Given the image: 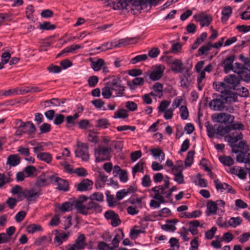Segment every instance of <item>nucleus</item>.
Returning <instances> with one entry per match:
<instances>
[{"label": "nucleus", "mask_w": 250, "mask_h": 250, "mask_svg": "<svg viewBox=\"0 0 250 250\" xmlns=\"http://www.w3.org/2000/svg\"><path fill=\"white\" fill-rule=\"evenodd\" d=\"M157 3L155 0H119L117 2L112 1L107 5L112 7L114 10H128L129 7L131 10H139L142 9V6H147L148 4L150 5H156Z\"/></svg>", "instance_id": "nucleus-1"}, {"label": "nucleus", "mask_w": 250, "mask_h": 250, "mask_svg": "<svg viewBox=\"0 0 250 250\" xmlns=\"http://www.w3.org/2000/svg\"><path fill=\"white\" fill-rule=\"evenodd\" d=\"M86 196H83L79 197V200L75 202L74 207L78 211L83 215L91 214L93 212L100 213L102 211V208L99 204L91 200L87 204L84 205L83 202L86 201Z\"/></svg>", "instance_id": "nucleus-2"}, {"label": "nucleus", "mask_w": 250, "mask_h": 250, "mask_svg": "<svg viewBox=\"0 0 250 250\" xmlns=\"http://www.w3.org/2000/svg\"><path fill=\"white\" fill-rule=\"evenodd\" d=\"M224 82L216 85V89L225 96L228 97L232 90H235L240 83V80L235 75H229L224 78Z\"/></svg>", "instance_id": "nucleus-3"}, {"label": "nucleus", "mask_w": 250, "mask_h": 250, "mask_svg": "<svg viewBox=\"0 0 250 250\" xmlns=\"http://www.w3.org/2000/svg\"><path fill=\"white\" fill-rule=\"evenodd\" d=\"M23 198L30 202H36L37 200L42 194V191L40 188L31 187L24 189L21 192Z\"/></svg>", "instance_id": "nucleus-4"}, {"label": "nucleus", "mask_w": 250, "mask_h": 250, "mask_svg": "<svg viewBox=\"0 0 250 250\" xmlns=\"http://www.w3.org/2000/svg\"><path fill=\"white\" fill-rule=\"evenodd\" d=\"M212 100L209 103L208 105L211 109L214 111H223L227 99L221 95L214 94Z\"/></svg>", "instance_id": "nucleus-5"}, {"label": "nucleus", "mask_w": 250, "mask_h": 250, "mask_svg": "<svg viewBox=\"0 0 250 250\" xmlns=\"http://www.w3.org/2000/svg\"><path fill=\"white\" fill-rule=\"evenodd\" d=\"M111 147L98 146L95 150V156L97 162L108 160L110 158Z\"/></svg>", "instance_id": "nucleus-6"}, {"label": "nucleus", "mask_w": 250, "mask_h": 250, "mask_svg": "<svg viewBox=\"0 0 250 250\" xmlns=\"http://www.w3.org/2000/svg\"><path fill=\"white\" fill-rule=\"evenodd\" d=\"M16 127L21 128L25 134L31 135L35 133L36 128L31 121L24 122L21 119H16L15 121Z\"/></svg>", "instance_id": "nucleus-7"}, {"label": "nucleus", "mask_w": 250, "mask_h": 250, "mask_svg": "<svg viewBox=\"0 0 250 250\" xmlns=\"http://www.w3.org/2000/svg\"><path fill=\"white\" fill-rule=\"evenodd\" d=\"M121 80L119 78L114 77L111 81L106 83L110 86L112 91L116 92V96L122 97L124 95L125 87L121 84Z\"/></svg>", "instance_id": "nucleus-8"}, {"label": "nucleus", "mask_w": 250, "mask_h": 250, "mask_svg": "<svg viewBox=\"0 0 250 250\" xmlns=\"http://www.w3.org/2000/svg\"><path fill=\"white\" fill-rule=\"evenodd\" d=\"M75 156L80 158L83 161H88L89 159L88 146L84 143H78L75 150Z\"/></svg>", "instance_id": "nucleus-9"}, {"label": "nucleus", "mask_w": 250, "mask_h": 250, "mask_svg": "<svg viewBox=\"0 0 250 250\" xmlns=\"http://www.w3.org/2000/svg\"><path fill=\"white\" fill-rule=\"evenodd\" d=\"M165 66L163 64H156L152 67V70L149 72V78L152 81L160 80L164 75Z\"/></svg>", "instance_id": "nucleus-10"}, {"label": "nucleus", "mask_w": 250, "mask_h": 250, "mask_svg": "<svg viewBox=\"0 0 250 250\" xmlns=\"http://www.w3.org/2000/svg\"><path fill=\"white\" fill-rule=\"evenodd\" d=\"M87 246L84 234H81L75 241L74 244H69L66 250H83Z\"/></svg>", "instance_id": "nucleus-11"}, {"label": "nucleus", "mask_w": 250, "mask_h": 250, "mask_svg": "<svg viewBox=\"0 0 250 250\" xmlns=\"http://www.w3.org/2000/svg\"><path fill=\"white\" fill-rule=\"evenodd\" d=\"M87 246L84 234H81L75 241L74 244H69L66 250H83Z\"/></svg>", "instance_id": "nucleus-12"}, {"label": "nucleus", "mask_w": 250, "mask_h": 250, "mask_svg": "<svg viewBox=\"0 0 250 250\" xmlns=\"http://www.w3.org/2000/svg\"><path fill=\"white\" fill-rule=\"evenodd\" d=\"M51 182L57 185V189L60 190L67 191L68 190V183L67 180L62 179L55 175L49 176Z\"/></svg>", "instance_id": "nucleus-13"}, {"label": "nucleus", "mask_w": 250, "mask_h": 250, "mask_svg": "<svg viewBox=\"0 0 250 250\" xmlns=\"http://www.w3.org/2000/svg\"><path fill=\"white\" fill-rule=\"evenodd\" d=\"M104 217L108 220L111 221V225L114 227H117L121 223L119 216L112 210H108L104 214Z\"/></svg>", "instance_id": "nucleus-14"}, {"label": "nucleus", "mask_w": 250, "mask_h": 250, "mask_svg": "<svg viewBox=\"0 0 250 250\" xmlns=\"http://www.w3.org/2000/svg\"><path fill=\"white\" fill-rule=\"evenodd\" d=\"M167 189L163 186H156L152 188L151 190L155 193L153 198L160 201V203H165L166 201L164 196H165Z\"/></svg>", "instance_id": "nucleus-15"}, {"label": "nucleus", "mask_w": 250, "mask_h": 250, "mask_svg": "<svg viewBox=\"0 0 250 250\" xmlns=\"http://www.w3.org/2000/svg\"><path fill=\"white\" fill-rule=\"evenodd\" d=\"M194 18L196 21L200 22L201 27L208 26L212 21V18L210 15L201 13L195 15Z\"/></svg>", "instance_id": "nucleus-16"}, {"label": "nucleus", "mask_w": 250, "mask_h": 250, "mask_svg": "<svg viewBox=\"0 0 250 250\" xmlns=\"http://www.w3.org/2000/svg\"><path fill=\"white\" fill-rule=\"evenodd\" d=\"M214 183L217 190H220L221 192L226 190L227 192L232 194L236 193L235 190L230 185L221 182L218 179L214 180Z\"/></svg>", "instance_id": "nucleus-17"}, {"label": "nucleus", "mask_w": 250, "mask_h": 250, "mask_svg": "<svg viewBox=\"0 0 250 250\" xmlns=\"http://www.w3.org/2000/svg\"><path fill=\"white\" fill-rule=\"evenodd\" d=\"M115 234L112 240L110 246V250H115L118 248L120 240L125 236L124 232L121 229H118L115 231Z\"/></svg>", "instance_id": "nucleus-18"}, {"label": "nucleus", "mask_w": 250, "mask_h": 250, "mask_svg": "<svg viewBox=\"0 0 250 250\" xmlns=\"http://www.w3.org/2000/svg\"><path fill=\"white\" fill-rule=\"evenodd\" d=\"M216 118L218 122L225 124L228 123L232 124L234 122V116L225 113L217 114Z\"/></svg>", "instance_id": "nucleus-19"}, {"label": "nucleus", "mask_w": 250, "mask_h": 250, "mask_svg": "<svg viewBox=\"0 0 250 250\" xmlns=\"http://www.w3.org/2000/svg\"><path fill=\"white\" fill-rule=\"evenodd\" d=\"M93 182L88 179L83 180L76 186L77 190L80 191L88 190L92 188Z\"/></svg>", "instance_id": "nucleus-20"}, {"label": "nucleus", "mask_w": 250, "mask_h": 250, "mask_svg": "<svg viewBox=\"0 0 250 250\" xmlns=\"http://www.w3.org/2000/svg\"><path fill=\"white\" fill-rule=\"evenodd\" d=\"M244 129V125L241 123L233 124L226 126L224 128L223 127L220 130V127L218 128L217 133L222 134V131H225L226 133L229 132L231 130L241 129Z\"/></svg>", "instance_id": "nucleus-21"}, {"label": "nucleus", "mask_w": 250, "mask_h": 250, "mask_svg": "<svg viewBox=\"0 0 250 250\" xmlns=\"http://www.w3.org/2000/svg\"><path fill=\"white\" fill-rule=\"evenodd\" d=\"M229 172L232 174L237 175L241 179H245L247 175V173L244 169L239 166H234L230 167Z\"/></svg>", "instance_id": "nucleus-22"}, {"label": "nucleus", "mask_w": 250, "mask_h": 250, "mask_svg": "<svg viewBox=\"0 0 250 250\" xmlns=\"http://www.w3.org/2000/svg\"><path fill=\"white\" fill-rule=\"evenodd\" d=\"M190 77V74L189 70L187 69L180 77V84L181 87L187 88L189 86L190 84L189 80Z\"/></svg>", "instance_id": "nucleus-23"}, {"label": "nucleus", "mask_w": 250, "mask_h": 250, "mask_svg": "<svg viewBox=\"0 0 250 250\" xmlns=\"http://www.w3.org/2000/svg\"><path fill=\"white\" fill-rule=\"evenodd\" d=\"M234 56L231 55L227 58L223 62L224 72L226 73H229L231 70H233L232 63L234 61Z\"/></svg>", "instance_id": "nucleus-24"}, {"label": "nucleus", "mask_w": 250, "mask_h": 250, "mask_svg": "<svg viewBox=\"0 0 250 250\" xmlns=\"http://www.w3.org/2000/svg\"><path fill=\"white\" fill-rule=\"evenodd\" d=\"M228 141L230 144V147L232 148V146L233 145H236L235 144L238 141L242 140L243 138V134L240 132L235 131V133H232V135H229L227 137Z\"/></svg>", "instance_id": "nucleus-25"}, {"label": "nucleus", "mask_w": 250, "mask_h": 250, "mask_svg": "<svg viewBox=\"0 0 250 250\" xmlns=\"http://www.w3.org/2000/svg\"><path fill=\"white\" fill-rule=\"evenodd\" d=\"M171 69L175 73H181L185 67L182 62L180 60L176 59L172 62Z\"/></svg>", "instance_id": "nucleus-26"}, {"label": "nucleus", "mask_w": 250, "mask_h": 250, "mask_svg": "<svg viewBox=\"0 0 250 250\" xmlns=\"http://www.w3.org/2000/svg\"><path fill=\"white\" fill-rule=\"evenodd\" d=\"M151 154L156 159H159L160 162L165 160V154L162 149L160 148H153L149 150Z\"/></svg>", "instance_id": "nucleus-27"}, {"label": "nucleus", "mask_w": 250, "mask_h": 250, "mask_svg": "<svg viewBox=\"0 0 250 250\" xmlns=\"http://www.w3.org/2000/svg\"><path fill=\"white\" fill-rule=\"evenodd\" d=\"M232 8L228 6L224 7L222 11L221 21L223 23H225L229 20V18L232 14Z\"/></svg>", "instance_id": "nucleus-28"}, {"label": "nucleus", "mask_w": 250, "mask_h": 250, "mask_svg": "<svg viewBox=\"0 0 250 250\" xmlns=\"http://www.w3.org/2000/svg\"><path fill=\"white\" fill-rule=\"evenodd\" d=\"M239 149L247 152L249 150V146L247 145L245 141H241L238 145L232 146V151L235 153L239 152Z\"/></svg>", "instance_id": "nucleus-29"}, {"label": "nucleus", "mask_w": 250, "mask_h": 250, "mask_svg": "<svg viewBox=\"0 0 250 250\" xmlns=\"http://www.w3.org/2000/svg\"><path fill=\"white\" fill-rule=\"evenodd\" d=\"M20 163V158L17 154H12L9 155L7 159V165L10 167H15Z\"/></svg>", "instance_id": "nucleus-30"}, {"label": "nucleus", "mask_w": 250, "mask_h": 250, "mask_svg": "<svg viewBox=\"0 0 250 250\" xmlns=\"http://www.w3.org/2000/svg\"><path fill=\"white\" fill-rule=\"evenodd\" d=\"M133 39L132 38H125L119 40H114L113 41L112 44L116 47H122L129 44Z\"/></svg>", "instance_id": "nucleus-31"}, {"label": "nucleus", "mask_w": 250, "mask_h": 250, "mask_svg": "<svg viewBox=\"0 0 250 250\" xmlns=\"http://www.w3.org/2000/svg\"><path fill=\"white\" fill-rule=\"evenodd\" d=\"M83 45H79V44H75V45H72L70 46H67L65 47L64 49H63L62 51L59 53L57 57H59L61 56L64 53H72L74 52L75 50L83 48Z\"/></svg>", "instance_id": "nucleus-32"}, {"label": "nucleus", "mask_w": 250, "mask_h": 250, "mask_svg": "<svg viewBox=\"0 0 250 250\" xmlns=\"http://www.w3.org/2000/svg\"><path fill=\"white\" fill-rule=\"evenodd\" d=\"M208 36V34L206 32L202 33L200 36L198 37L193 43L192 45L191 48L193 50L196 49L198 48V47L203 43L204 41L207 39Z\"/></svg>", "instance_id": "nucleus-33"}, {"label": "nucleus", "mask_w": 250, "mask_h": 250, "mask_svg": "<svg viewBox=\"0 0 250 250\" xmlns=\"http://www.w3.org/2000/svg\"><path fill=\"white\" fill-rule=\"evenodd\" d=\"M236 160L239 163H248L250 162V153L247 152H240L237 156Z\"/></svg>", "instance_id": "nucleus-34"}, {"label": "nucleus", "mask_w": 250, "mask_h": 250, "mask_svg": "<svg viewBox=\"0 0 250 250\" xmlns=\"http://www.w3.org/2000/svg\"><path fill=\"white\" fill-rule=\"evenodd\" d=\"M43 230L42 227L39 224H31L26 227V231L30 234H33L37 231H42Z\"/></svg>", "instance_id": "nucleus-35"}, {"label": "nucleus", "mask_w": 250, "mask_h": 250, "mask_svg": "<svg viewBox=\"0 0 250 250\" xmlns=\"http://www.w3.org/2000/svg\"><path fill=\"white\" fill-rule=\"evenodd\" d=\"M75 200L73 202V203L70 202H65L63 203L61 206H58V209L62 212L71 211L72 209L73 206H74Z\"/></svg>", "instance_id": "nucleus-36"}, {"label": "nucleus", "mask_w": 250, "mask_h": 250, "mask_svg": "<svg viewBox=\"0 0 250 250\" xmlns=\"http://www.w3.org/2000/svg\"><path fill=\"white\" fill-rule=\"evenodd\" d=\"M207 208V214L208 215H210L211 214H216L218 208L217 204L212 201L208 202Z\"/></svg>", "instance_id": "nucleus-37"}, {"label": "nucleus", "mask_w": 250, "mask_h": 250, "mask_svg": "<svg viewBox=\"0 0 250 250\" xmlns=\"http://www.w3.org/2000/svg\"><path fill=\"white\" fill-rule=\"evenodd\" d=\"M145 164V162L141 160L133 167L132 174L134 177L135 176V174L138 172L143 173L144 172V165Z\"/></svg>", "instance_id": "nucleus-38"}, {"label": "nucleus", "mask_w": 250, "mask_h": 250, "mask_svg": "<svg viewBox=\"0 0 250 250\" xmlns=\"http://www.w3.org/2000/svg\"><path fill=\"white\" fill-rule=\"evenodd\" d=\"M153 90L158 94V97L161 98L163 96V85L159 82L155 83L152 86Z\"/></svg>", "instance_id": "nucleus-39"}, {"label": "nucleus", "mask_w": 250, "mask_h": 250, "mask_svg": "<svg viewBox=\"0 0 250 250\" xmlns=\"http://www.w3.org/2000/svg\"><path fill=\"white\" fill-rule=\"evenodd\" d=\"M219 160L224 166L230 167L234 164V160L230 156H221Z\"/></svg>", "instance_id": "nucleus-40"}, {"label": "nucleus", "mask_w": 250, "mask_h": 250, "mask_svg": "<svg viewBox=\"0 0 250 250\" xmlns=\"http://www.w3.org/2000/svg\"><path fill=\"white\" fill-rule=\"evenodd\" d=\"M37 158L40 160L50 163L52 161L51 155L47 152H41L37 155Z\"/></svg>", "instance_id": "nucleus-41"}, {"label": "nucleus", "mask_w": 250, "mask_h": 250, "mask_svg": "<svg viewBox=\"0 0 250 250\" xmlns=\"http://www.w3.org/2000/svg\"><path fill=\"white\" fill-rule=\"evenodd\" d=\"M104 63V61L102 59H99L96 61H92L91 62V67L94 71H99Z\"/></svg>", "instance_id": "nucleus-42"}, {"label": "nucleus", "mask_w": 250, "mask_h": 250, "mask_svg": "<svg viewBox=\"0 0 250 250\" xmlns=\"http://www.w3.org/2000/svg\"><path fill=\"white\" fill-rule=\"evenodd\" d=\"M144 232L141 229H139V227L135 226L131 230L130 233V237L132 239H135L141 234Z\"/></svg>", "instance_id": "nucleus-43"}, {"label": "nucleus", "mask_w": 250, "mask_h": 250, "mask_svg": "<svg viewBox=\"0 0 250 250\" xmlns=\"http://www.w3.org/2000/svg\"><path fill=\"white\" fill-rule=\"evenodd\" d=\"M212 47V44L210 42H208L206 44L201 46L198 51V56H202L204 55L207 52L210 50Z\"/></svg>", "instance_id": "nucleus-44"}, {"label": "nucleus", "mask_w": 250, "mask_h": 250, "mask_svg": "<svg viewBox=\"0 0 250 250\" xmlns=\"http://www.w3.org/2000/svg\"><path fill=\"white\" fill-rule=\"evenodd\" d=\"M96 122V127L100 128H106L110 125V123H109L108 120L105 118L100 119L98 120Z\"/></svg>", "instance_id": "nucleus-45"}, {"label": "nucleus", "mask_w": 250, "mask_h": 250, "mask_svg": "<svg viewBox=\"0 0 250 250\" xmlns=\"http://www.w3.org/2000/svg\"><path fill=\"white\" fill-rule=\"evenodd\" d=\"M102 95L104 99H108L112 96V90L108 85L102 89Z\"/></svg>", "instance_id": "nucleus-46"}, {"label": "nucleus", "mask_w": 250, "mask_h": 250, "mask_svg": "<svg viewBox=\"0 0 250 250\" xmlns=\"http://www.w3.org/2000/svg\"><path fill=\"white\" fill-rule=\"evenodd\" d=\"M48 185L47 180L44 179V176H41L38 178L35 184V188H40L45 187Z\"/></svg>", "instance_id": "nucleus-47"}, {"label": "nucleus", "mask_w": 250, "mask_h": 250, "mask_svg": "<svg viewBox=\"0 0 250 250\" xmlns=\"http://www.w3.org/2000/svg\"><path fill=\"white\" fill-rule=\"evenodd\" d=\"M128 116L127 111L124 109H120L114 113V118L125 119Z\"/></svg>", "instance_id": "nucleus-48"}, {"label": "nucleus", "mask_w": 250, "mask_h": 250, "mask_svg": "<svg viewBox=\"0 0 250 250\" xmlns=\"http://www.w3.org/2000/svg\"><path fill=\"white\" fill-rule=\"evenodd\" d=\"M147 59V56L146 54L139 55L135 56L131 59L130 62L134 64L137 62L145 61Z\"/></svg>", "instance_id": "nucleus-49"}, {"label": "nucleus", "mask_w": 250, "mask_h": 250, "mask_svg": "<svg viewBox=\"0 0 250 250\" xmlns=\"http://www.w3.org/2000/svg\"><path fill=\"white\" fill-rule=\"evenodd\" d=\"M183 170V162L182 161H177L175 165L171 168L172 173L182 172Z\"/></svg>", "instance_id": "nucleus-50"}, {"label": "nucleus", "mask_w": 250, "mask_h": 250, "mask_svg": "<svg viewBox=\"0 0 250 250\" xmlns=\"http://www.w3.org/2000/svg\"><path fill=\"white\" fill-rule=\"evenodd\" d=\"M196 177L198 180L194 181V183L196 185L203 188L207 187L208 185L207 180L205 179L202 178V175L200 173L197 174Z\"/></svg>", "instance_id": "nucleus-51"}, {"label": "nucleus", "mask_w": 250, "mask_h": 250, "mask_svg": "<svg viewBox=\"0 0 250 250\" xmlns=\"http://www.w3.org/2000/svg\"><path fill=\"white\" fill-rule=\"evenodd\" d=\"M194 154L195 151L194 150H190L188 152L185 162L186 166H190L192 165Z\"/></svg>", "instance_id": "nucleus-52"}, {"label": "nucleus", "mask_w": 250, "mask_h": 250, "mask_svg": "<svg viewBox=\"0 0 250 250\" xmlns=\"http://www.w3.org/2000/svg\"><path fill=\"white\" fill-rule=\"evenodd\" d=\"M206 74L204 71H201L197 77V84H198V88L199 90H202L204 84L203 83V80L205 78Z\"/></svg>", "instance_id": "nucleus-53"}, {"label": "nucleus", "mask_w": 250, "mask_h": 250, "mask_svg": "<svg viewBox=\"0 0 250 250\" xmlns=\"http://www.w3.org/2000/svg\"><path fill=\"white\" fill-rule=\"evenodd\" d=\"M242 223V220L240 217H231L228 221L229 226L235 228L236 226L240 225Z\"/></svg>", "instance_id": "nucleus-54"}, {"label": "nucleus", "mask_w": 250, "mask_h": 250, "mask_svg": "<svg viewBox=\"0 0 250 250\" xmlns=\"http://www.w3.org/2000/svg\"><path fill=\"white\" fill-rule=\"evenodd\" d=\"M217 229L216 227H212L210 229L205 232V238L206 239L211 240L214 236Z\"/></svg>", "instance_id": "nucleus-55"}, {"label": "nucleus", "mask_w": 250, "mask_h": 250, "mask_svg": "<svg viewBox=\"0 0 250 250\" xmlns=\"http://www.w3.org/2000/svg\"><path fill=\"white\" fill-rule=\"evenodd\" d=\"M174 221V220H169L167 222V224L162 226V229L167 231H171L172 232L176 230V228L174 224H173V223Z\"/></svg>", "instance_id": "nucleus-56"}, {"label": "nucleus", "mask_w": 250, "mask_h": 250, "mask_svg": "<svg viewBox=\"0 0 250 250\" xmlns=\"http://www.w3.org/2000/svg\"><path fill=\"white\" fill-rule=\"evenodd\" d=\"M22 191L23 190H22L21 187L18 185L15 186L11 189V192L12 194H19L18 198L20 199V200H22V196L21 193Z\"/></svg>", "instance_id": "nucleus-57"}, {"label": "nucleus", "mask_w": 250, "mask_h": 250, "mask_svg": "<svg viewBox=\"0 0 250 250\" xmlns=\"http://www.w3.org/2000/svg\"><path fill=\"white\" fill-rule=\"evenodd\" d=\"M180 117L183 120H187L189 116L188 111L186 106L182 105L180 108Z\"/></svg>", "instance_id": "nucleus-58"}, {"label": "nucleus", "mask_w": 250, "mask_h": 250, "mask_svg": "<svg viewBox=\"0 0 250 250\" xmlns=\"http://www.w3.org/2000/svg\"><path fill=\"white\" fill-rule=\"evenodd\" d=\"M174 175V180L179 184L185 183L184 176L182 172L172 173Z\"/></svg>", "instance_id": "nucleus-59"}, {"label": "nucleus", "mask_w": 250, "mask_h": 250, "mask_svg": "<svg viewBox=\"0 0 250 250\" xmlns=\"http://www.w3.org/2000/svg\"><path fill=\"white\" fill-rule=\"evenodd\" d=\"M39 128L40 133L43 134L50 132L51 129V126L49 124L45 123L40 125Z\"/></svg>", "instance_id": "nucleus-60"}, {"label": "nucleus", "mask_w": 250, "mask_h": 250, "mask_svg": "<svg viewBox=\"0 0 250 250\" xmlns=\"http://www.w3.org/2000/svg\"><path fill=\"white\" fill-rule=\"evenodd\" d=\"M202 214V212L200 210H195L192 212H186L185 213L186 218H194L199 217Z\"/></svg>", "instance_id": "nucleus-61"}, {"label": "nucleus", "mask_w": 250, "mask_h": 250, "mask_svg": "<svg viewBox=\"0 0 250 250\" xmlns=\"http://www.w3.org/2000/svg\"><path fill=\"white\" fill-rule=\"evenodd\" d=\"M90 199L91 200H96L98 202H103L104 200V195L102 193L98 192H95L91 195Z\"/></svg>", "instance_id": "nucleus-62"}, {"label": "nucleus", "mask_w": 250, "mask_h": 250, "mask_svg": "<svg viewBox=\"0 0 250 250\" xmlns=\"http://www.w3.org/2000/svg\"><path fill=\"white\" fill-rule=\"evenodd\" d=\"M39 27L41 29L49 30L54 29L56 28V26L54 24H51L50 22L45 21L41 24Z\"/></svg>", "instance_id": "nucleus-63"}, {"label": "nucleus", "mask_w": 250, "mask_h": 250, "mask_svg": "<svg viewBox=\"0 0 250 250\" xmlns=\"http://www.w3.org/2000/svg\"><path fill=\"white\" fill-rule=\"evenodd\" d=\"M64 120V116L61 114H57L55 115L54 124L55 125H60L62 124Z\"/></svg>", "instance_id": "nucleus-64"}]
</instances>
